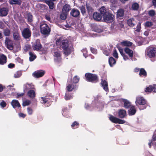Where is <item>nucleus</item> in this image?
<instances>
[{
	"instance_id": "nucleus-11",
	"label": "nucleus",
	"mask_w": 156,
	"mask_h": 156,
	"mask_svg": "<svg viewBox=\"0 0 156 156\" xmlns=\"http://www.w3.org/2000/svg\"><path fill=\"white\" fill-rule=\"evenodd\" d=\"M144 91L147 93L156 92V84L149 85L145 89Z\"/></svg>"
},
{
	"instance_id": "nucleus-53",
	"label": "nucleus",
	"mask_w": 156,
	"mask_h": 156,
	"mask_svg": "<svg viewBox=\"0 0 156 156\" xmlns=\"http://www.w3.org/2000/svg\"><path fill=\"white\" fill-rule=\"evenodd\" d=\"M62 38L60 37L56 41V44L57 45H60L61 44L62 41Z\"/></svg>"
},
{
	"instance_id": "nucleus-49",
	"label": "nucleus",
	"mask_w": 156,
	"mask_h": 156,
	"mask_svg": "<svg viewBox=\"0 0 156 156\" xmlns=\"http://www.w3.org/2000/svg\"><path fill=\"white\" fill-rule=\"evenodd\" d=\"M10 3L12 4L20 5L21 2L19 0H11Z\"/></svg>"
},
{
	"instance_id": "nucleus-31",
	"label": "nucleus",
	"mask_w": 156,
	"mask_h": 156,
	"mask_svg": "<svg viewBox=\"0 0 156 156\" xmlns=\"http://www.w3.org/2000/svg\"><path fill=\"white\" fill-rule=\"evenodd\" d=\"M136 112V110L135 108V106H132L130 107L128 110V114L129 115H134Z\"/></svg>"
},
{
	"instance_id": "nucleus-40",
	"label": "nucleus",
	"mask_w": 156,
	"mask_h": 156,
	"mask_svg": "<svg viewBox=\"0 0 156 156\" xmlns=\"http://www.w3.org/2000/svg\"><path fill=\"white\" fill-rule=\"evenodd\" d=\"M24 87L25 90H27L29 89H33L34 88V86L32 83H26L24 85Z\"/></svg>"
},
{
	"instance_id": "nucleus-39",
	"label": "nucleus",
	"mask_w": 156,
	"mask_h": 156,
	"mask_svg": "<svg viewBox=\"0 0 156 156\" xmlns=\"http://www.w3.org/2000/svg\"><path fill=\"white\" fill-rule=\"evenodd\" d=\"M29 54L30 55L29 60L30 62L33 61L37 57L36 55L32 52H30Z\"/></svg>"
},
{
	"instance_id": "nucleus-21",
	"label": "nucleus",
	"mask_w": 156,
	"mask_h": 156,
	"mask_svg": "<svg viewBox=\"0 0 156 156\" xmlns=\"http://www.w3.org/2000/svg\"><path fill=\"white\" fill-rule=\"evenodd\" d=\"M86 6L88 14L89 16H91L94 11V9L89 4H86Z\"/></svg>"
},
{
	"instance_id": "nucleus-63",
	"label": "nucleus",
	"mask_w": 156,
	"mask_h": 156,
	"mask_svg": "<svg viewBox=\"0 0 156 156\" xmlns=\"http://www.w3.org/2000/svg\"><path fill=\"white\" fill-rule=\"evenodd\" d=\"M5 88V86H3L2 84H0V92L2 91L3 89Z\"/></svg>"
},
{
	"instance_id": "nucleus-33",
	"label": "nucleus",
	"mask_w": 156,
	"mask_h": 156,
	"mask_svg": "<svg viewBox=\"0 0 156 156\" xmlns=\"http://www.w3.org/2000/svg\"><path fill=\"white\" fill-rule=\"evenodd\" d=\"M27 95L30 98H33L35 96V92L34 90H30L28 91Z\"/></svg>"
},
{
	"instance_id": "nucleus-1",
	"label": "nucleus",
	"mask_w": 156,
	"mask_h": 156,
	"mask_svg": "<svg viewBox=\"0 0 156 156\" xmlns=\"http://www.w3.org/2000/svg\"><path fill=\"white\" fill-rule=\"evenodd\" d=\"M85 80L89 82L96 83L98 81V76L95 74L87 73L85 74Z\"/></svg>"
},
{
	"instance_id": "nucleus-55",
	"label": "nucleus",
	"mask_w": 156,
	"mask_h": 156,
	"mask_svg": "<svg viewBox=\"0 0 156 156\" xmlns=\"http://www.w3.org/2000/svg\"><path fill=\"white\" fill-rule=\"evenodd\" d=\"M30 100H26L23 102V105L24 106L29 105L30 104Z\"/></svg>"
},
{
	"instance_id": "nucleus-43",
	"label": "nucleus",
	"mask_w": 156,
	"mask_h": 156,
	"mask_svg": "<svg viewBox=\"0 0 156 156\" xmlns=\"http://www.w3.org/2000/svg\"><path fill=\"white\" fill-rule=\"evenodd\" d=\"M64 98L65 100L66 101L69 100L73 98V95L69 93H66Z\"/></svg>"
},
{
	"instance_id": "nucleus-34",
	"label": "nucleus",
	"mask_w": 156,
	"mask_h": 156,
	"mask_svg": "<svg viewBox=\"0 0 156 156\" xmlns=\"http://www.w3.org/2000/svg\"><path fill=\"white\" fill-rule=\"evenodd\" d=\"M108 62L109 64L111 67H112L113 65L115 64L116 62L115 59L112 57L109 58Z\"/></svg>"
},
{
	"instance_id": "nucleus-45",
	"label": "nucleus",
	"mask_w": 156,
	"mask_h": 156,
	"mask_svg": "<svg viewBox=\"0 0 156 156\" xmlns=\"http://www.w3.org/2000/svg\"><path fill=\"white\" fill-rule=\"evenodd\" d=\"M79 123L75 121L71 125L72 128L73 129L78 128L79 126Z\"/></svg>"
},
{
	"instance_id": "nucleus-48",
	"label": "nucleus",
	"mask_w": 156,
	"mask_h": 156,
	"mask_svg": "<svg viewBox=\"0 0 156 156\" xmlns=\"http://www.w3.org/2000/svg\"><path fill=\"white\" fill-rule=\"evenodd\" d=\"M80 78L77 76H74L73 79V83L76 84L79 81Z\"/></svg>"
},
{
	"instance_id": "nucleus-59",
	"label": "nucleus",
	"mask_w": 156,
	"mask_h": 156,
	"mask_svg": "<svg viewBox=\"0 0 156 156\" xmlns=\"http://www.w3.org/2000/svg\"><path fill=\"white\" fill-rule=\"evenodd\" d=\"M27 111L28 114L29 115H31L32 114L33 110L30 108L28 107L27 108Z\"/></svg>"
},
{
	"instance_id": "nucleus-37",
	"label": "nucleus",
	"mask_w": 156,
	"mask_h": 156,
	"mask_svg": "<svg viewBox=\"0 0 156 156\" xmlns=\"http://www.w3.org/2000/svg\"><path fill=\"white\" fill-rule=\"evenodd\" d=\"M3 34L6 37L9 36L11 34V31L9 29L6 27L3 30Z\"/></svg>"
},
{
	"instance_id": "nucleus-42",
	"label": "nucleus",
	"mask_w": 156,
	"mask_h": 156,
	"mask_svg": "<svg viewBox=\"0 0 156 156\" xmlns=\"http://www.w3.org/2000/svg\"><path fill=\"white\" fill-rule=\"evenodd\" d=\"M27 19L29 23H31L33 21V16L31 13L29 12L27 13Z\"/></svg>"
},
{
	"instance_id": "nucleus-13",
	"label": "nucleus",
	"mask_w": 156,
	"mask_h": 156,
	"mask_svg": "<svg viewBox=\"0 0 156 156\" xmlns=\"http://www.w3.org/2000/svg\"><path fill=\"white\" fill-rule=\"evenodd\" d=\"M9 9L7 7H0V16L1 17L6 16L9 12Z\"/></svg>"
},
{
	"instance_id": "nucleus-10",
	"label": "nucleus",
	"mask_w": 156,
	"mask_h": 156,
	"mask_svg": "<svg viewBox=\"0 0 156 156\" xmlns=\"http://www.w3.org/2000/svg\"><path fill=\"white\" fill-rule=\"evenodd\" d=\"M32 48L34 50L39 51L42 48L40 41L39 39L36 40L35 42L32 45Z\"/></svg>"
},
{
	"instance_id": "nucleus-19",
	"label": "nucleus",
	"mask_w": 156,
	"mask_h": 156,
	"mask_svg": "<svg viewBox=\"0 0 156 156\" xmlns=\"http://www.w3.org/2000/svg\"><path fill=\"white\" fill-rule=\"evenodd\" d=\"M133 43L132 42L126 40H124L121 42L120 44L123 47H128L132 46Z\"/></svg>"
},
{
	"instance_id": "nucleus-27",
	"label": "nucleus",
	"mask_w": 156,
	"mask_h": 156,
	"mask_svg": "<svg viewBox=\"0 0 156 156\" xmlns=\"http://www.w3.org/2000/svg\"><path fill=\"white\" fill-rule=\"evenodd\" d=\"M62 49H66V48L69 47V41L67 39L63 40L62 41L61 44L60 46Z\"/></svg>"
},
{
	"instance_id": "nucleus-51",
	"label": "nucleus",
	"mask_w": 156,
	"mask_h": 156,
	"mask_svg": "<svg viewBox=\"0 0 156 156\" xmlns=\"http://www.w3.org/2000/svg\"><path fill=\"white\" fill-rule=\"evenodd\" d=\"M153 25V24L152 22L147 21L145 23V26L147 27H150Z\"/></svg>"
},
{
	"instance_id": "nucleus-57",
	"label": "nucleus",
	"mask_w": 156,
	"mask_h": 156,
	"mask_svg": "<svg viewBox=\"0 0 156 156\" xmlns=\"http://www.w3.org/2000/svg\"><path fill=\"white\" fill-rule=\"evenodd\" d=\"M90 50L92 53L94 54H96L97 53V49L94 48L90 47Z\"/></svg>"
},
{
	"instance_id": "nucleus-41",
	"label": "nucleus",
	"mask_w": 156,
	"mask_h": 156,
	"mask_svg": "<svg viewBox=\"0 0 156 156\" xmlns=\"http://www.w3.org/2000/svg\"><path fill=\"white\" fill-rule=\"evenodd\" d=\"M140 7L139 5L136 2L133 3L132 6V8L133 10H137Z\"/></svg>"
},
{
	"instance_id": "nucleus-4",
	"label": "nucleus",
	"mask_w": 156,
	"mask_h": 156,
	"mask_svg": "<svg viewBox=\"0 0 156 156\" xmlns=\"http://www.w3.org/2000/svg\"><path fill=\"white\" fill-rule=\"evenodd\" d=\"M40 28L41 34L44 35H48L50 34L51 29L46 24H41Z\"/></svg>"
},
{
	"instance_id": "nucleus-60",
	"label": "nucleus",
	"mask_w": 156,
	"mask_h": 156,
	"mask_svg": "<svg viewBox=\"0 0 156 156\" xmlns=\"http://www.w3.org/2000/svg\"><path fill=\"white\" fill-rule=\"evenodd\" d=\"M24 94V93H17V96L16 97V98H18L20 97H22Z\"/></svg>"
},
{
	"instance_id": "nucleus-30",
	"label": "nucleus",
	"mask_w": 156,
	"mask_h": 156,
	"mask_svg": "<svg viewBox=\"0 0 156 156\" xmlns=\"http://www.w3.org/2000/svg\"><path fill=\"white\" fill-rule=\"evenodd\" d=\"M135 21L134 18H130L127 20L128 25L130 27H133L135 25Z\"/></svg>"
},
{
	"instance_id": "nucleus-14",
	"label": "nucleus",
	"mask_w": 156,
	"mask_h": 156,
	"mask_svg": "<svg viewBox=\"0 0 156 156\" xmlns=\"http://www.w3.org/2000/svg\"><path fill=\"white\" fill-rule=\"evenodd\" d=\"M52 97L51 96H46L44 97L41 98V103L42 104H45L46 103L49 102L51 100Z\"/></svg>"
},
{
	"instance_id": "nucleus-2",
	"label": "nucleus",
	"mask_w": 156,
	"mask_h": 156,
	"mask_svg": "<svg viewBox=\"0 0 156 156\" xmlns=\"http://www.w3.org/2000/svg\"><path fill=\"white\" fill-rule=\"evenodd\" d=\"M135 103L137 106L139 105H142V109H145L147 106L146 100L143 97L140 96H138L136 97Z\"/></svg>"
},
{
	"instance_id": "nucleus-20",
	"label": "nucleus",
	"mask_w": 156,
	"mask_h": 156,
	"mask_svg": "<svg viewBox=\"0 0 156 156\" xmlns=\"http://www.w3.org/2000/svg\"><path fill=\"white\" fill-rule=\"evenodd\" d=\"M11 105L14 108H15L16 107L21 108L20 104L18 100H13L11 102Z\"/></svg>"
},
{
	"instance_id": "nucleus-25",
	"label": "nucleus",
	"mask_w": 156,
	"mask_h": 156,
	"mask_svg": "<svg viewBox=\"0 0 156 156\" xmlns=\"http://www.w3.org/2000/svg\"><path fill=\"white\" fill-rule=\"evenodd\" d=\"M7 62L6 56L4 54L0 55V65H3Z\"/></svg>"
},
{
	"instance_id": "nucleus-22",
	"label": "nucleus",
	"mask_w": 156,
	"mask_h": 156,
	"mask_svg": "<svg viewBox=\"0 0 156 156\" xmlns=\"http://www.w3.org/2000/svg\"><path fill=\"white\" fill-rule=\"evenodd\" d=\"M124 14V11L122 9H119L117 12L116 17L120 19H122Z\"/></svg>"
},
{
	"instance_id": "nucleus-17",
	"label": "nucleus",
	"mask_w": 156,
	"mask_h": 156,
	"mask_svg": "<svg viewBox=\"0 0 156 156\" xmlns=\"http://www.w3.org/2000/svg\"><path fill=\"white\" fill-rule=\"evenodd\" d=\"M125 52L128 55L130 58H132L133 56V51L128 47H126L124 48Z\"/></svg>"
},
{
	"instance_id": "nucleus-56",
	"label": "nucleus",
	"mask_w": 156,
	"mask_h": 156,
	"mask_svg": "<svg viewBox=\"0 0 156 156\" xmlns=\"http://www.w3.org/2000/svg\"><path fill=\"white\" fill-rule=\"evenodd\" d=\"M7 105L6 103L4 101H2L1 103H0V105L1 106L4 108Z\"/></svg>"
},
{
	"instance_id": "nucleus-50",
	"label": "nucleus",
	"mask_w": 156,
	"mask_h": 156,
	"mask_svg": "<svg viewBox=\"0 0 156 156\" xmlns=\"http://www.w3.org/2000/svg\"><path fill=\"white\" fill-rule=\"evenodd\" d=\"M22 75V73L20 71H17L14 74V77L15 78H17L20 77Z\"/></svg>"
},
{
	"instance_id": "nucleus-6",
	"label": "nucleus",
	"mask_w": 156,
	"mask_h": 156,
	"mask_svg": "<svg viewBox=\"0 0 156 156\" xmlns=\"http://www.w3.org/2000/svg\"><path fill=\"white\" fill-rule=\"evenodd\" d=\"M5 45L7 48L10 50L13 49V41L9 38L6 37L5 41Z\"/></svg>"
},
{
	"instance_id": "nucleus-38",
	"label": "nucleus",
	"mask_w": 156,
	"mask_h": 156,
	"mask_svg": "<svg viewBox=\"0 0 156 156\" xmlns=\"http://www.w3.org/2000/svg\"><path fill=\"white\" fill-rule=\"evenodd\" d=\"M13 38L14 40H19L20 37L19 33L18 32H15L13 33Z\"/></svg>"
},
{
	"instance_id": "nucleus-36",
	"label": "nucleus",
	"mask_w": 156,
	"mask_h": 156,
	"mask_svg": "<svg viewBox=\"0 0 156 156\" xmlns=\"http://www.w3.org/2000/svg\"><path fill=\"white\" fill-rule=\"evenodd\" d=\"M53 2L50 1H45V3L48 5L50 9H53L55 6L54 3Z\"/></svg>"
},
{
	"instance_id": "nucleus-52",
	"label": "nucleus",
	"mask_w": 156,
	"mask_h": 156,
	"mask_svg": "<svg viewBox=\"0 0 156 156\" xmlns=\"http://www.w3.org/2000/svg\"><path fill=\"white\" fill-rule=\"evenodd\" d=\"M141 23L140 22L138 23L136 26V29L135 30V31L138 32H140L141 29Z\"/></svg>"
},
{
	"instance_id": "nucleus-15",
	"label": "nucleus",
	"mask_w": 156,
	"mask_h": 156,
	"mask_svg": "<svg viewBox=\"0 0 156 156\" xmlns=\"http://www.w3.org/2000/svg\"><path fill=\"white\" fill-rule=\"evenodd\" d=\"M70 15L73 17H78L80 15V11L77 9H73L71 11Z\"/></svg>"
},
{
	"instance_id": "nucleus-8",
	"label": "nucleus",
	"mask_w": 156,
	"mask_h": 156,
	"mask_svg": "<svg viewBox=\"0 0 156 156\" xmlns=\"http://www.w3.org/2000/svg\"><path fill=\"white\" fill-rule=\"evenodd\" d=\"M23 37L25 39H28L31 36V31L28 28H25L22 33Z\"/></svg>"
},
{
	"instance_id": "nucleus-3",
	"label": "nucleus",
	"mask_w": 156,
	"mask_h": 156,
	"mask_svg": "<svg viewBox=\"0 0 156 156\" xmlns=\"http://www.w3.org/2000/svg\"><path fill=\"white\" fill-rule=\"evenodd\" d=\"M147 55L150 58L156 56V47L150 46L147 48L146 50Z\"/></svg>"
},
{
	"instance_id": "nucleus-5",
	"label": "nucleus",
	"mask_w": 156,
	"mask_h": 156,
	"mask_svg": "<svg viewBox=\"0 0 156 156\" xmlns=\"http://www.w3.org/2000/svg\"><path fill=\"white\" fill-rule=\"evenodd\" d=\"M78 86L72 82H68L66 85V88L68 92L76 91L77 90Z\"/></svg>"
},
{
	"instance_id": "nucleus-7",
	"label": "nucleus",
	"mask_w": 156,
	"mask_h": 156,
	"mask_svg": "<svg viewBox=\"0 0 156 156\" xmlns=\"http://www.w3.org/2000/svg\"><path fill=\"white\" fill-rule=\"evenodd\" d=\"M109 119L112 122L115 123L122 124L126 122L125 120L119 119L112 115H110Z\"/></svg>"
},
{
	"instance_id": "nucleus-61",
	"label": "nucleus",
	"mask_w": 156,
	"mask_h": 156,
	"mask_svg": "<svg viewBox=\"0 0 156 156\" xmlns=\"http://www.w3.org/2000/svg\"><path fill=\"white\" fill-rule=\"evenodd\" d=\"M118 49L119 51L121 54V55L122 56L124 55V53L123 52V49L122 48H118Z\"/></svg>"
},
{
	"instance_id": "nucleus-18",
	"label": "nucleus",
	"mask_w": 156,
	"mask_h": 156,
	"mask_svg": "<svg viewBox=\"0 0 156 156\" xmlns=\"http://www.w3.org/2000/svg\"><path fill=\"white\" fill-rule=\"evenodd\" d=\"M103 77H101V82L102 86L103 87L104 89L106 91H107L108 90V83L105 80H103Z\"/></svg>"
},
{
	"instance_id": "nucleus-29",
	"label": "nucleus",
	"mask_w": 156,
	"mask_h": 156,
	"mask_svg": "<svg viewBox=\"0 0 156 156\" xmlns=\"http://www.w3.org/2000/svg\"><path fill=\"white\" fill-rule=\"evenodd\" d=\"M155 141H156V134L154 133L152 139L149 140V142L148 144L149 147L150 148H151L152 145H153L154 144L153 142Z\"/></svg>"
},
{
	"instance_id": "nucleus-32",
	"label": "nucleus",
	"mask_w": 156,
	"mask_h": 156,
	"mask_svg": "<svg viewBox=\"0 0 156 156\" xmlns=\"http://www.w3.org/2000/svg\"><path fill=\"white\" fill-rule=\"evenodd\" d=\"M122 101L124 103V106L126 108H129L131 106V104L128 100L125 99H122Z\"/></svg>"
},
{
	"instance_id": "nucleus-44",
	"label": "nucleus",
	"mask_w": 156,
	"mask_h": 156,
	"mask_svg": "<svg viewBox=\"0 0 156 156\" xmlns=\"http://www.w3.org/2000/svg\"><path fill=\"white\" fill-rule=\"evenodd\" d=\"M63 49L64 50V54L66 56L69 55L71 53V50L69 47L66 48V49L64 48Z\"/></svg>"
},
{
	"instance_id": "nucleus-12",
	"label": "nucleus",
	"mask_w": 156,
	"mask_h": 156,
	"mask_svg": "<svg viewBox=\"0 0 156 156\" xmlns=\"http://www.w3.org/2000/svg\"><path fill=\"white\" fill-rule=\"evenodd\" d=\"M45 72L43 70H38L35 71L33 73V76L35 78H39L43 76Z\"/></svg>"
},
{
	"instance_id": "nucleus-23",
	"label": "nucleus",
	"mask_w": 156,
	"mask_h": 156,
	"mask_svg": "<svg viewBox=\"0 0 156 156\" xmlns=\"http://www.w3.org/2000/svg\"><path fill=\"white\" fill-rule=\"evenodd\" d=\"M54 56L56 58L55 60L57 62H60L62 59L61 54L60 52L56 51L54 52Z\"/></svg>"
},
{
	"instance_id": "nucleus-9",
	"label": "nucleus",
	"mask_w": 156,
	"mask_h": 156,
	"mask_svg": "<svg viewBox=\"0 0 156 156\" xmlns=\"http://www.w3.org/2000/svg\"><path fill=\"white\" fill-rule=\"evenodd\" d=\"M103 18L105 21L107 23L112 22L114 20V16L109 12L104 16Z\"/></svg>"
},
{
	"instance_id": "nucleus-64",
	"label": "nucleus",
	"mask_w": 156,
	"mask_h": 156,
	"mask_svg": "<svg viewBox=\"0 0 156 156\" xmlns=\"http://www.w3.org/2000/svg\"><path fill=\"white\" fill-rule=\"evenodd\" d=\"M152 3L154 7L156 8V0H152Z\"/></svg>"
},
{
	"instance_id": "nucleus-26",
	"label": "nucleus",
	"mask_w": 156,
	"mask_h": 156,
	"mask_svg": "<svg viewBox=\"0 0 156 156\" xmlns=\"http://www.w3.org/2000/svg\"><path fill=\"white\" fill-rule=\"evenodd\" d=\"M100 12L101 14L100 15H101V16H103V17L109 12L107 11L105 7L104 6H102L100 9Z\"/></svg>"
},
{
	"instance_id": "nucleus-28",
	"label": "nucleus",
	"mask_w": 156,
	"mask_h": 156,
	"mask_svg": "<svg viewBox=\"0 0 156 156\" xmlns=\"http://www.w3.org/2000/svg\"><path fill=\"white\" fill-rule=\"evenodd\" d=\"M70 9L71 7L70 5L69 4H66L63 6L62 9V12L68 14Z\"/></svg>"
},
{
	"instance_id": "nucleus-54",
	"label": "nucleus",
	"mask_w": 156,
	"mask_h": 156,
	"mask_svg": "<svg viewBox=\"0 0 156 156\" xmlns=\"http://www.w3.org/2000/svg\"><path fill=\"white\" fill-rule=\"evenodd\" d=\"M148 14L151 16H154L155 14V11L154 10H151L149 11Z\"/></svg>"
},
{
	"instance_id": "nucleus-24",
	"label": "nucleus",
	"mask_w": 156,
	"mask_h": 156,
	"mask_svg": "<svg viewBox=\"0 0 156 156\" xmlns=\"http://www.w3.org/2000/svg\"><path fill=\"white\" fill-rule=\"evenodd\" d=\"M93 17L94 19L96 21H99L102 18L101 15L99 13L97 12H94L93 14Z\"/></svg>"
},
{
	"instance_id": "nucleus-16",
	"label": "nucleus",
	"mask_w": 156,
	"mask_h": 156,
	"mask_svg": "<svg viewBox=\"0 0 156 156\" xmlns=\"http://www.w3.org/2000/svg\"><path fill=\"white\" fill-rule=\"evenodd\" d=\"M118 115L119 118H124L126 116V112L124 109H119L118 112Z\"/></svg>"
},
{
	"instance_id": "nucleus-35",
	"label": "nucleus",
	"mask_w": 156,
	"mask_h": 156,
	"mask_svg": "<svg viewBox=\"0 0 156 156\" xmlns=\"http://www.w3.org/2000/svg\"><path fill=\"white\" fill-rule=\"evenodd\" d=\"M139 75L140 76H143L144 77L147 76V72L144 68H142L140 69Z\"/></svg>"
},
{
	"instance_id": "nucleus-46",
	"label": "nucleus",
	"mask_w": 156,
	"mask_h": 156,
	"mask_svg": "<svg viewBox=\"0 0 156 156\" xmlns=\"http://www.w3.org/2000/svg\"><path fill=\"white\" fill-rule=\"evenodd\" d=\"M67 14H68L62 12L60 15V18L62 20H65L66 19Z\"/></svg>"
},
{
	"instance_id": "nucleus-47",
	"label": "nucleus",
	"mask_w": 156,
	"mask_h": 156,
	"mask_svg": "<svg viewBox=\"0 0 156 156\" xmlns=\"http://www.w3.org/2000/svg\"><path fill=\"white\" fill-rule=\"evenodd\" d=\"M79 8L82 14L83 15H84L86 13V10L85 7L84 6L82 5Z\"/></svg>"
},
{
	"instance_id": "nucleus-58",
	"label": "nucleus",
	"mask_w": 156,
	"mask_h": 156,
	"mask_svg": "<svg viewBox=\"0 0 156 156\" xmlns=\"http://www.w3.org/2000/svg\"><path fill=\"white\" fill-rule=\"evenodd\" d=\"M113 56L116 58H118V54L116 49L114 50Z\"/></svg>"
},
{
	"instance_id": "nucleus-62",
	"label": "nucleus",
	"mask_w": 156,
	"mask_h": 156,
	"mask_svg": "<svg viewBox=\"0 0 156 156\" xmlns=\"http://www.w3.org/2000/svg\"><path fill=\"white\" fill-rule=\"evenodd\" d=\"M15 66L14 64L12 63H10L8 65V67L9 68H14Z\"/></svg>"
}]
</instances>
